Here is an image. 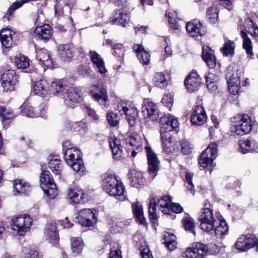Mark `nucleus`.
I'll use <instances>...</instances> for the list:
<instances>
[{
  "mask_svg": "<svg viewBox=\"0 0 258 258\" xmlns=\"http://www.w3.org/2000/svg\"><path fill=\"white\" fill-rule=\"evenodd\" d=\"M84 247V244L82 241L74 239L71 243V249L73 253H80Z\"/></svg>",
  "mask_w": 258,
  "mask_h": 258,
  "instance_id": "052dcab7",
  "label": "nucleus"
},
{
  "mask_svg": "<svg viewBox=\"0 0 258 258\" xmlns=\"http://www.w3.org/2000/svg\"><path fill=\"white\" fill-rule=\"evenodd\" d=\"M133 211L134 215L140 224H143L145 222V219L143 216V207L139 203H134L132 205Z\"/></svg>",
  "mask_w": 258,
  "mask_h": 258,
  "instance_id": "a19ab883",
  "label": "nucleus"
},
{
  "mask_svg": "<svg viewBox=\"0 0 258 258\" xmlns=\"http://www.w3.org/2000/svg\"><path fill=\"white\" fill-rule=\"evenodd\" d=\"M109 144L114 157L118 160L120 159L124 155L120 140L114 136H110L109 138Z\"/></svg>",
  "mask_w": 258,
  "mask_h": 258,
  "instance_id": "412c9836",
  "label": "nucleus"
},
{
  "mask_svg": "<svg viewBox=\"0 0 258 258\" xmlns=\"http://www.w3.org/2000/svg\"><path fill=\"white\" fill-rule=\"evenodd\" d=\"M106 117L108 123L110 126L114 127L119 124V117L117 113L112 111H109L107 114Z\"/></svg>",
  "mask_w": 258,
  "mask_h": 258,
  "instance_id": "864d4df0",
  "label": "nucleus"
},
{
  "mask_svg": "<svg viewBox=\"0 0 258 258\" xmlns=\"http://www.w3.org/2000/svg\"><path fill=\"white\" fill-rule=\"evenodd\" d=\"M48 166L56 175L59 174L62 169L61 161L59 159H51L48 162Z\"/></svg>",
  "mask_w": 258,
  "mask_h": 258,
  "instance_id": "603ef678",
  "label": "nucleus"
},
{
  "mask_svg": "<svg viewBox=\"0 0 258 258\" xmlns=\"http://www.w3.org/2000/svg\"><path fill=\"white\" fill-rule=\"evenodd\" d=\"M42 189L44 193L50 198L53 199L57 195L56 185L54 182L49 185L47 187L42 188Z\"/></svg>",
  "mask_w": 258,
  "mask_h": 258,
  "instance_id": "13d9d810",
  "label": "nucleus"
},
{
  "mask_svg": "<svg viewBox=\"0 0 258 258\" xmlns=\"http://www.w3.org/2000/svg\"><path fill=\"white\" fill-rule=\"evenodd\" d=\"M160 135L171 134V132H177L179 123L176 118L173 116H164L160 119Z\"/></svg>",
  "mask_w": 258,
  "mask_h": 258,
  "instance_id": "423d86ee",
  "label": "nucleus"
},
{
  "mask_svg": "<svg viewBox=\"0 0 258 258\" xmlns=\"http://www.w3.org/2000/svg\"><path fill=\"white\" fill-rule=\"evenodd\" d=\"M1 81L5 91H13L18 83V76L14 70H9L1 75Z\"/></svg>",
  "mask_w": 258,
  "mask_h": 258,
  "instance_id": "39448f33",
  "label": "nucleus"
},
{
  "mask_svg": "<svg viewBox=\"0 0 258 258\" xmlns=\"http://www.w3.org/2000/svg\"><path fill=\"white\" fill-rule=\"evenodd\" d=\"M15 64L18 69H25L29 66V59L28 57L20 55L15 58Z\"/></svg>",
  "mask_w": 258,
  "mask_h": 258,
  "instance_id": "3c124183",
  "label": "nucleus"
},
{
  "mask_svg": "<svg viewBox=\"0 0 258 258\" xmlns=\"http://www.w3.org/2000/svg\"><path fill=\"white\" fill-rule=\"evenodd\" d=\"M52 183H53V180L50 172L47 170L42 171L40 175V183L41 188L47 187Z\"/></svg>",
  "mask_w": 258,
  "mask_h": 258,
  "instance_id": "ea45409f",
  "label": "nucleus"
},
{
  "mask_svg": "<svg viewBox=\"0 0 258 258\" xmlns=\"http://www.w3.org/2000/svg\"><path fill=\"white\" fill-rule=\"evenodd\" d=\"M156 205L155 198L151 199L148 207V212L149 218L153 223H155L158 218L156 213Z\"/></svg>",
  "mask_w": 258,
  "mask_h": 258,
  "instance_id": "79ce46f5",
  "label": "nucleus"
},
{
  "mask_svg": "<svg viewBox=\"0 0 258 258\" xmlns=\"http://www.w3.org/2000/svg\"><path fill=\"white\" fill-rule=\"evenodd\" d=\"M193 174L189 172H186L185 175V181L187 184V188L192 191L193 195H194L195 186L192 181Z\"/></svg>",
  "mask_w": 258,
  "mask_h": 258,
  "instance_id": "0e129e2a",
  "label": "nucleus"
},
{
  "mask_svg": "<svg viewBox=\"0 0 258 258\" xmlns=\"http://www.w3.org/2000/svg\"><path fill=\"white\" fill-rule=\"evenodd\" d=\"M52 30L48 24H44L40 27H37L34 31L33 38L37 40H47L52 36Z\"/></svg>",
  "mask_w": 258,
  "mask_h": 258,
  "instance_id": "6ab92c4d",
  "label": "nucleus"
},
{
  "mask_svg": "<svg viewBox=\"0 0 258 258\" xmlns=\"http://www.w3.org/2000/svg\"><path fill=\"white\" fill-rule=\"evenodd\" d=\"M112 49L114 50L113 55L116 57L117 60L123 62L124 60V52L123 46L121 44H115L112 46Z\"/></svg>",
  "mask_w": 258,
  "mask_h": 258,
  "instance_id": "c03bdc74",
  "label": "nucleus"
},
{
  "mask_svg": "<svg viewBox=\"0 0 258 258\" xmlns=\"http://www.w3.org/2000/svg\"><path fill=\"white\" fill-rule=\"evenodd\" d=\"M44 234L52 245H56L58 243V236L55 223L49 222L47 223L44 230Z\"/></svg>",
  "mask_w": 258,
  "mask_h": 258,
  "instance_id": "b1692460",
  "label": "nucleus"
},
{
  "mask_svg": "<svg viewBox=\"0 0 258 258\" xmlns=\"http://www.w3.org/2000/svg\"><path fill=\"white\" fill-rule=\"evenodd\" d=\"M210 148V144L207 146V148L204 150L201 154L199 158V164L200 167L203 169L206 168L210 163V158L208 157L207 151Z\"/></svg>",
  "mask_w": 258,
  "mask_h": 258,
  "instance_id": "37998d69",
  "label": "nucleus"
},
{
  "mask_svg": "<svg viewBox=\"0 0 258 258\" xmlns=\"http://www.w3.org/2000/svg\"><path fill=\"white\" fill-rule=\"evenodd\" d=\"M77 72L79 75L83 77H90L92 73L89 63L81 64L77 67Z\"/></svg>",
  "mask_w": 258,
  "mask_h": 258,
  "instance_id": "8fccbe9b",
  "label": "nucleus"
},
{
  "mask_svg": "<svg viewBox=\"0 0 258 258\" xmlns=\"http://www.w3.org/2000/svg\"><path fill=\"white\" fill-rule=\"evenodd\" d=\"M67 98L68 99L65 100L66 104L71 107H74L72 104H70L69 102L73 103H79L83 100L82 94L81 90L78 88H68Z\"/></svg>",
  "mask_w": 258,
  "mask_h": 258,
  "instance_id": "aec40b11",
  "label": "nucleus"
},
{
  "mask_svg": "<svg viewBox=\"0 0 258 258\" xmlns=\"http://www.w3.org/2000/svg\"><path fill=\"white\" fill-rule=\"evenodd\" d=\"M14 116L13 111L10 109L5 106H0V117H2L3 120H10L13 118Z\"/></svg>",
  "mask_w": 258,
  "mask_h": 258,
  "instance_id": "5fc2aeb1",
  "label": "nucleus"
},
{
  "mask_svg": "<svg viewBox=\"0 0 258 258\" xmlns=\"http://www.w3.org/2000/svg\"><path fill=\"white\" fill-rule=\"evenodd\" d=\"M235 81L227 80L229 92L233 95H236L240 89V80L236 78Z\"/></svg>",
  "mask_w": 258,
  "mask_h": 258,
  "instance_id": "09e8293b",
  "label": "nucleus"
},
{
  "mask_svg": "<svg viewBox=\"0 0 258 258\" xmlns=\"http://www.w3.org/2000/svg\"><path fill=\"white\" fill-rule=\"evenodd\" d=\"M58 56L63 61H70L73 56L71 45L70 44H59L58 47Z\"/></svg>",
  "mask_w": 258,
  "mask_h": 258,
  "instance_id": "a878e982",
  "label": "nucleus"
},
{
  "mask_svg": "<svg viewBox=\"0 0 258 258\" xmlns=\"http://www.w3.org/2000/svg\"><path fill=\"white\" fill-rule=\"evenodd\" d=\"M119 112L121 115H125L126 119L131 126L133 127L136 125L138 110L135 107L122 106Z\"/></svg>",
  "mask_w": 258,
  "mask_h": 258,
  "instance_id": "5701e85b",
  "label": "nucleus"
},
{
  "mask_svg": "<svg viewBox=\"0 0 258 258\" xmlns=\"http://www.w3.org/2000/svg\"><path fill=\"white\" fill-rule=\"evenodd\" d=\"M236 78L239 79V77L236 73L235 74V71L231 70L230 68H228L226 74V80H230V79L232 81H235L236 79Z\"/></svg>",
  "mask_w": 258,
  "mask_h": 258,
  "instance_id": "774afa93",
  "label": "nucleus"
},
{
  "mask_svg": "<svg viewBox=\"0 0 258 258\" xmlns=\"http://www.w3.org/2000/svg\"><path fill=\"white\" fill-rule=\"evenodd\" d=\"M68 86L62 80H56L52 82L49 87V92L55 94H61L64 93Z\"/></svg>",
  "mask_w": 258,
  "mask_h": 258,
  "instance_id": "c756f323",
  "label": "nucleus"
},
{
  "mask_svg": "<svg viewBox=\"0 0 258 258\" xmlns=\"http://www.w3.org/2000/svg\"><path fill=\"white\" fill-rule=\"evenodd\" d=\"M257 238L255 235L247 234L242 235L235 243V248L241 251H246L255 245Z\"/></svg>",
  "mask_w": 258,
  "mask_h": 258,
  "instance_id": "6e6552de",
  "label": "nucleus"
},
{
  "mask_svg": "<svg viewBox=\"0 0 258 258\" xmlns=\"http://www.w3.org/2000/svg\"><path fill=\"white\" fill-rule=\"evenodd\" d=\"M239 146L240 151L243 154L252 151V149L251 148V141L248 139L240 141Z\"/></svg>",
  "mask_w": 258,
  "mask_h": 258,
  "instance_id": "bf43d9fd",
  "label": "nucleus"
},
{
  "mask_svg": "<svg viewBox=\"0 0 258 258\" xmlns=\"http://www.w3.org/2000/svg\"><path fill=\"white\" fill-rule=\"evenodd\" d=\"M134 51L136 53L140 62L143 64H148L150 60V54L147 52L143 45L135 44L133 46Z\"/></svg>",
  "mask_w": 258,
  "mask_h": 258,
  "instance_id": "393cba45",
  "label": "nucleus"
},
{
  "mask_svg": "<svg viewBox=\"0 0 258 258\" xmlns=\"http://www.w3.org/2000/svg\"><path fill=\"white\" fill-rule=\"evenodd\" d=\"M240 36L243 40V48L245 50L248 57L252 58L253 52L252 51V42L250 38L248 36L247 33L244 30H241L240 31Z\"/></svg>",
  "mask_w": 258,
  "mask_h": 258,
  "instance_id": "c85d7f7f",
  "label": "nucleus"
},
{
  "mask_svg": "<svg viewBox=\"0 0 258 258\" xmlns=\"http://www.w3.org/2000/svg\"><path fill=\"white\" fill-rule=\"evenodd\" d=\"M201 78L196 71L192 70L186 77L184 84L188 92L198 91L201 85Z\"/></svg>",
  "mask_w": 258,
  "mask_h": 258,
  "instance_id": "f8f14e48",
  "label": "nucleus"
},
{
  "mask_svg": "<svg viewBox=\"0 0 258 258\" xmlns=\"http://www.w3.org/2000/svg\"><path fill=\"white\" fill-rule=\"evenodd\" d=\"M164 243L170 250H173L176 248V237L173 234L166 233L164 235Z\"/></svg>",
  "mask_w": 258,
  "mask_h": 258,
  "instance_id": "58836bf2",
  "label": "nucleus"
},
{
  "mask_svg": "<svg viewBox=\"0 0 258 258\" xmlns=\"http://www.w3.org/2000/svg\"><path fill=\"white\" fill-rule=\"evenodd\" d=\"M14 188L17 194L27 195L31 191V186L28 183L21 180H15Z\"/></svg>",
  "mask_w": 258,
  "mask_h": 258,
  "instance_id": "7c9ffc66",
  "label": "nucleus"
},
{
  "mask_svg": "<svg viewBox=\"0 0 258 258\" xmlns=\"http://www.w3.org/2000/svg\"><path fill=\"white\" fill-rule=\"evenodd\" d=\"M102 188L111 196L118 197L121 200L125 199L124 186L114 175L108 174L105 176L102 181Z\"/></svg>",
  "mask_w": 258,
  "mask_h": 258,
  "instance_id": "f257e3e1",
  "label": "nucleus"
},
{
  "mask_svg": "<svg viewBox=\"0 0 258 258\" xmlns=\"http://www.w3.org/2000/svg\"><path fill=\"white\" fill-rule=\"evenodd\" d=\"M148 163V171L150 173H156L159 170V161L156 154L150 147H145Z\"/></svg>",
  "mask_w": 258,
  "mask_h": 258,
  "instance_id": "f3484780",
  "label": "nucleus"
},
{
  "mask_svg": "<svg viewBox=\"0 0 258 258\" xmlns=\"http://www.w3.org/2000/svg\"><path fill=\"white\" fill-rule=\"evenodd\" d=\"M84 195V192L81 189H70L68 192V197L74 204L83 203Z\"/></svg>",
  "mask_w": 258,
  "mask_h": 258,
  "instance_id": "f704fd0d",
  "label": "nucleus"
},
{
  "mask_svg": "<svg viewBox=\"0 0 258 258\" xmlns=\"http://www.w3.org/2000/svg\"><path fill=\"white\" fill-rule=\"evenodd\" d=\"M153 82L155 86L160 88H165L168 84V76L161 72L156 73L153 78Z\"/></svg>",
  "mask_w": 258,
  "mask_h": 258,
  "instance_id": "473e14b6",
  "label": "nucleus"
},
{
  "mask_svg": "<svg viewBox=\"0 0 258 258\" xmlns=\"http://www.w3.org/2000/svg\"><path fill=\"white\" fill-rule=\"evenodd\" d=\"M125 142L127 145L132 147H135L138 150L142 146V141L141 137L137 134L133 133L126 135L125 138Z\"/></svg>",
  "mask_w": 258,
  "mask_h": 258,
  "instance_id": "72a5a7b5",
  "label": "nucleus"
},
{
  "mask_svg": "<svg viewBox=\"0 0 258 258\" xmlns=\"http://www.w3.org/2000/svg\"><path fill=\"white\" fill-rule=\"evenodd\" d=\"M207 204L204 205L202 209V212L199 217L200 221V227L202 230L207 232H209V225H210V208L206 207Z\"/></svg>",
  "mask_w": 258,
  "mask_h": 258,
  "instance_id": "bb28decb",
  "label": "nucleus"
},
{
  "mask_svg": "<svg viewBox=\"0 0 258 258\" xmlns=\"http://www.w3.org/2000/svg\"><path fill=\"white\" fill-rule=\"evenodd\" d=\"M163 150L167 153H171L173 149V143L171 134L160 135Z\"/></svg>",
  "mask_w": 258,
  "mask_h": 258,
  "instance_id": "c9c22d12",
  "label": "nucleus"
},
{
  "mask_svg": "<svg viewBox=\"0 0 258 258\" xmlns=\"http://www.w3.org/2000/svg\"><path fill=\"white\" fill-rule=\"evenodd\" d=\"M32 88L34 93L39 96H45L49 92V84L43 79L35 81L32 85Z\"/></svg>",
  "mask_w": 258,
  "mask_h": 258,
  "instance_id": "4be33fe9",
  "label": "nucleus"
},
{
  "mask_svg": "<svg viewBox=\"0 0 258 258\" xmlns=\"http://www.w3.org/2000/svg\"><path fill=\"white\" fill-rule=\"evenodd\" d=\"M131 15L124 9H117L113 13V16L109 18L111 24L117 26L126 27L130 21Z\"/></svg>",
  "mask_w": 258,
  "mask_h": 258,
  "instance_id": "0eeeda50",
  "label": "nucleus"
},
{
  "mask_svg": "<svg viewBox=\"0 0 258 258\" xmlns=\"http://www.w3.org/2000/svg\"><path fill=\"white\" fill-rule=\"evenodd\" d=\"M36 59L38 61L47 67L52 64L51 60L50 59V55L47 52L44 51L38 52L36 54Z\"/></svg>",
  "mask_w": 258,
  "mask_h": 258,
  "instance_id": "a18cd8bd",
  "label": "nucleus"
},
{
  "mask_svg": "<svg viewBox=\"0 0 258 258\" xmlns=\"http://www.w3.org/2000/svg\"><path fill=\"white\" fill-rule=\"evenodd\" d=\"M171 202V198L168 196H164L158 200V204L160 210L164 214H170L169 204Z\"/></svg>",
  "mask_w": 258,
  "mask_h": 258,
  "instance_id": "4c0bfd02",
  "label": "nucleus"
},
{
  "mask_svg": "<svg viewBox=\"0 0 258 258\" xmlns=\"http://www.w3.org/2000/svg\"><path fill=\"white\" fill-rule=\"evenodd\" d=\"M219 10L217 7L211 8V23L215 24L218 21Z\"/></svg>",
  "mask_w": 258,
  "mask_h": 258,
  "instance_id": "338daca9",
  "label": "nucleus"
},
{
  "mask_svg": "<svg viewBox=\"0 0 258 258\" xmlns=\"http://www.w3.org/2000/svg\"><path fill=\"white\" fill-rule=\"evenodd\" d=\"M207 116L205 110L201 105L196 106L190 116V121L196 125H202L207 121Z\"/></svg>",
  "mask_w": 258,
  "mask_h": 258,
  "instance_id": "dca6fc26",
  "label": "nucleus"
},
{
  "mask_svg": "<svg viewBox=\"0 0 258 258\" xmlns=\"http://www.w3.org/2000/svg\"><path fill=\"white\" fill-rule=\"evenodd\" d=\"M181 152L184 155H187L191 152L192 145L186 140H182L180 142Z\"/></svg>",
  "mask_w": 258,
  "mask_h": 258,
  "instance_id": "680f3d73",
  "label": "nucleus"
},
{
  "mask_svg": "<svg viewBox=\"0 0 258 258\" xmlns=\"http://www.w3.org/2000/svg\"><path fill=\"white\" fill-rule=\"evenodd\" d=\"M216 218H214L211 210V231L214 230L215 236L221 238L228 232V227L225 220L219 214H216Z\"/></svg>",
  "mask_w": 258,
  "mask_h": 258,
  "instance_id": "7ed1b4c3",
  "label": "nucleus"
},
{
  "mask_svg": "<svg viewBox=\"0 0 258 258\" xmlns=\"http://www.w3.org/2000/svg\"><path fill=\"white\" fill-rule=\"evenodd\" d=\"M78 221L84 227L93 226L97 222V218L93 211L90 209H83L78 213Z\"/></svg>",
  "mask_w": 258,
  "mask_h": 258,
  "instance_id": "9d476101",
  "label": "nucleus"
},
{
  "mask_svg": "<svg viewBox=\"0 0 258 258\" xmlns=\"http://www.w3.org/2000/svg\"><path fill=\"white\" fill-rule=\"evenodd\" d=\"M90 93L93 99L99 104L107 107L109 106L108 97L106 89L100 84L91 86Z\"/></svg>",
  "mask_w": 258,
  "mask_h": 258,
  "instance_id": "20e7f679",
  "label": "nucleus"
},
{
  "mask_svg": "<svg viewBox=\"0 0 258 258\" xmlns=\"http://www.w3.org/2000/svg\"><path fill=\"white\" fill-rule=\"evenodd\" d=\"M21 112L22 115L29 117H37L40 115L38 110L27 104H23L21 107Z\"/></svg>",
  "mask_w": 258,
  "mask_h": 258,
  "instance_id": "e433bc0d",
  "label": "nucleus"
},
{
  "mask_svg": "<svg viewBox=\"0 0 258 258\" xmlns=\"http://www.w3.org/2000/svg\"><path fill=\"white\" fill-rule=\"evenodd\" d=\"M0 41L3 46L6 48L12 46L13 40L12 32L9 29H3L0 32Z\"/></svg>",
  "mask_w": 258,
  "mask_h": 258,
  "instance_id": "2f4dec72",
  "label": "nucleus"
},
{
  "mask_svg": "<svg viewBox=\"0 0 258 258\" xmlns=\"http://www.w3.org/2000/svg\"><path fill=\"white\" fill-rule=\"evenodd\" d=\"M235 128V132L238 136H242L249 133L252 128L251 120L249 116L246 114H242Z\"/></svg>",
  "mask_w": 258,
  "mask_h": 258,
  "instance_id": "4468645a",
  "label": "nucleus"
},
{
  "mask_svg": "<svg viewBox=\"0 0 258 258\" xmlns=\"http://www.w3.org/2000/svg\"><path fill=\"white\" fill-rule=\"evenodd\" d=\"M89 55L95 70L100 73L104 74L107 72L105 63L101 55L95 51H90Z\"/></svg>",
  "mask_w": 258,
  "mask_h": 258,
  "instance_id": "a211bd4d",
  "label": "nucleus"
},
{
  "mask_svg": "<svg viewBox=\"0 0 258 258\" xmlns=\"http://www.w3.org/2000/svg\"><path fill=\"white\" fill-rule=\"evenodd\" d=\"M208 250L207 245L201 243H196L186 249L184 254L186 258H203Z\"/></svg>",
  "mask_w": 258,
  "mask_h": 258,
  "instance_id": "1a4fd4ad",
  "label": "nucleus"
},
{
  "mask_svg": "<svg viewBox=\"0 0 258 258\" xmlns=\"http://www.w3.org/2000/svg\"><path fill=\"white\" fill-rule=\"evenodd\" d=\"M218 145L215 142L211 143V173L213 169L216 167V163L213 162V160L216 159L217 156L218 152Z\"/></svg>",
  "mask_w": 258,
  "mask_h": 258,
  "instance_id": "6e6d98bb",
  "label": "nucleus"
},
{
  "mask_svg": "<svg viewBox=\"0 0 258 258\" xmlns=\"http://www.w3.org/2000/svg\"><path fill=\"white\" fill-rule=\"evenodd\" d=\"M233 44L234 42L230 40L225 43L224 46L220 49V50L223 53V55L228 56V55L234 53V46H233Z\"/></svg>",
  "mask_w": 258,
  "mask_h": 258,
  "instance_id": "4d7b16f0",
  "label": "nucleus"
},
{
  "mask_svg": "<svg viewBox=\"0 0 258 258\" xmlns=\"http://www.w3.org/2000/svg\"><path fill=\"white\" fill-rule=\"evenodd\" d=\"M186 30L191 37H198L204 35L206 32L201 23L197 20H192L186 23Z\"/></svg>",
  "mask_w": 258,
  "mask_h": 258,
  "instance_id": "2eb2a0df",
  "label": "nucleus"
},
{
  "mask_svg": "<svg viewBox=\"0 0 258 258\" xmlns=\"http://www.w3.org/2000/svg\"><path fill=\"white\" fill-rule=\"evenodd\" d=\"M69 125L71 130L78 132H85L88 129L87 124L83 121L79 122H70Z\"/></svg>",
  "mask_w": 258,
  "mask_h": 258,
  "instance_id": "de8ad7c7",
  "label": "nucleus"
},
{
  "mask_svg": "<svg viewBox=\"0 0 258 258\" xmlns=\"http://www.w3.org/2000/svg\"><path fill=\"white\" fill-rule=\"evenodd\" d=\"M142 112L145 117L150 120L155 121L159 118V111L157 105L149 99L144 101Z\"/></svg>",
  "mask_w": 258,
  "mask_h": 258,
  "instance_id": "9b49d317",
  "label": "nucleus"
},
{
  "mask_svg": "<svg viewBox=\"0 0 258 258\" xmlns=\"http://www.w3.org/2000/svg\"><path fill=\"white\" fill-rule=\"evenodd\" d=\"M226 181L229 188H235L239 185V181L234 177H228Z\"/></svg>",
  "mask_w": 258,
  "mask_h": 258,
  "instance_id": "69168bd1",
  "label": "nucleus"
},
{
  "mask_svg": "<svg viewBox=\"0 0 258 258\" xmlns=\"http://www.w3.org/2000/svg\"><path fill=\"white\" fill-rule=\"evenodd\" d=\"M202 58L203 60L209 66L210 62V47L208 45H203L202 53Z\"/></svg>",
  "mask_w": 258,
  "mask_h": 258,
  "instance_id": "e2e57ef3",
  "label": "nucleus"
},
{
  "mask_svg": "<svg viewBox=\"0 0 258 258\" xmlns=\"http://www.w3.org/2000/svg\"><path fill=\"white\" fill-rule=\"evenodd\" d=\"M32 223V220L29 216H20L13 221L14 229L17 230L20 235H23L29 230Z\"/></svg>",
  "mask_w": 258,
  "mask_h": 258,
  "instance_id": "ddd939ff",
  "label": "nucleus"
},
{
  "mask_svg": "<svg viewBox=\"0 0 258 258\" xmlns=\"http://www.w3.org/2000/svg\"><path fill=\"white\" fill-rule=\"evenodd\" d=\"M82 155V152L80 150L75 148H69L64 153V160L75 171H83L84 166Z\"/></svg>",
  "mask_w": 258,
  "mask_h": 258,
  "instance_id": "f03ea898",
  "label": "nucleus"
},
{
  "mask_svg": "<svg viewBox=\"0 0 258 258\" xmlns=\"http://www.w3.org/2000/svg\"><path fill=\"white\" fill-rule=\"evenodd\" d=\"M182 223L185 230L192 233L195 235V221L192 218L187 217H184L182 220Z\"/></svg>",
  "mask_w": 258,
  "mask_h": 258,
  "instance_id": "49530a36",
  "label": "nucleus"
},
{
  "mask_svg": "<svg viewBox=\"0 0 258 258\" xmlns=\"http://www.w3.org/2000/svg\"><path fill=\"white\" fill-rule=\"evenodd\" d=\"M128 176L130 183L133 186L139 188L141 185L143 184V175L141 172L136 170H130L128 173Z\"/></svg>",
  "mask_w": 258,
  "mask_h": 258,
  "instance_id": "cd10ccee",
  "label": "nucleus"
}]
</instances>
